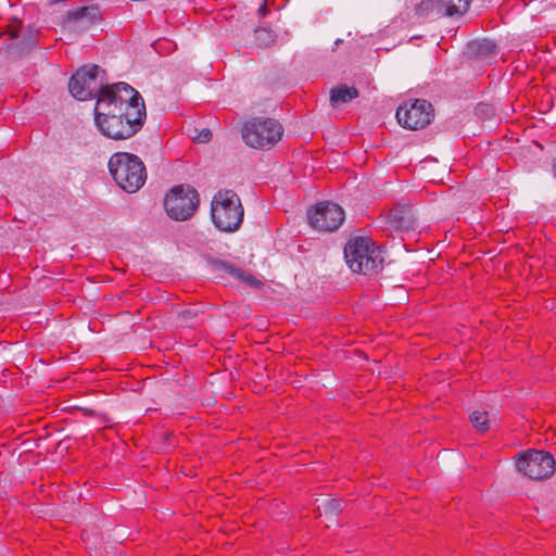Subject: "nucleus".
I'll list each match as a JSON object with an SVG mask.
<instances>
[{
	"instance_id": "nucleus-1",
	"label": "nucleus",
	"mask_w": 556,
	"mask_h": 556,
	"mask_svg": "<svg viewBox=\"0 0 556 556\" xmlns=\"http://www.w3.org/2000/svg\"><path fill=\"white\" fill-rule=\"evenodd\" d=\"M94 122L102 135L114 140L132 137L143 125L146 105L140 93L126 83L98 90Z\"/></svg>"
},
{
	"instance_id": "nucleus-2",
	"label": "nucleus",
	"mask_w": 556,
	"mask_h": 556,
	"mask_svg": "<svg viewBox=\"0 0 556 556\" xmlns=\"http://www.w3.org/2000/svg\"><path fill=\"white\" fill-rule=\"evenodd\" d=\"M109 169L115 182L129 193L139 190L147 179L143 162L131 153H114L109 161Z\"/></svg>"
},
{
	"instance_id": "nucleus-3",
	"label": "nucleus",
	"mask_w": 556,
	"mask_h": 556,
	"mask_svg": "<svg viewBox=\"0 0 556 556\" xmlns=\"http://www.w3.org/2000/svg\"><path fill=\"white\" fill-rule=\"evenodd\" d=\"M344 257L354 273H377L383 263L382 252L368 237L351 238L344 248Z\"/></svg>"
},
{
	"instance_id": "nucleus-4",
	"label": "nucleus",
	"mask_w": 556,
	"mask_h": 556,
	"mask_svg": "<svg viewBox=\"0 0 556 556\" xmlns=\"http://www.w3.org/2000/svg\"><path fill=\"white\" fill-rule=\"evenodd\" d=\"M211 214L214 225L222 231H235L243 220L240 198L232 190L218 191L212 201Z\"/></svg>"
},
{
	"instance_id": "nucleus-5",
	"label": "nucleus",
	"mask_w": 556,
	"mask_h": 556,
	"mask_svg": "<svg viewBox=\"0 0 556 556\" xmlns=\"http://www.w3.org/2000/svg\"><path fill=\"white\" fill-rule=\"evenodd\" d=\"M282 136V126L273 118H253L242 129L244 142L255 149H265L277 143Z\"/></svg>"
},
{
	"instance_id": "nucleus-6",
	"label": "nucleus",
	"mask_w": 556,
	"mask_h": 556,
	"mask_svg": "<svg viewBox=\"0 0 556 556\" xmlns=\"http://www.w3.org/2000/svg\"><path fill=\"white\" fill-rule=\"evenodd\" d=\"M199 205L195 189L187 186L174 187L165 197L164 206L167 214L176 220L190 218Z\"/></svg>"
},
{
	"instance_id": "nucleus-7",
	"label": "nucleus",
	"mask_w": 556,
	"mask_h": 556,
	"mask_svg": "<svg viewBox=\"0 0 556 556\" xmlns=\"http://www.w3.org/2000/svg\"><path fill=\"white\" fill-rule=\"evenodd\" d=\"M516 467L518 471L522 472L525 476L540 480L548 478L554 473L556 463L549 453L529 450L519 454Z\"/></svg>"
},
{
	"instance_id": "nucleus-8",
	"label": "nucleus",
	"mask_w": 556,
	"mask_h": 556,
	"mask_svg": "<svg viewBox=\"0 0 556 556\" xmlns=\"http://www.w3.org/2000/svg\"><path fill=\"white\" fill-rule=\"evenodd\" d=\"M433 116L432 104L420 99L406 101L396 110L399 124L413 130L421 129L429 125Z\"/></svg>"
},
{
	"instance_id": "nucleus-9",
	"label": "nucleus",
	"mask_w": 556,
	"mask_h": 556,
	"mask_svg": "<svg viewBox=\"0 0 556 556\" xmlns=\"http://www.w3.org/2000/svg\"><path fill=\"white\" fill-rule=\"evenodd\" d=\"M309 224L320 231L337 230L344 220V211L336 203L321 202L308 212Z\"/></svg>"
},
{
	"instance_id": "nucleus-10",
	"label": "nucleus",
	"mask_w": 556,
	"mask_h": 556,
	"mask_svg": "<svg viewBox=\"0 0 556 556\" xmlns=\"http://www.w3.org/2000/svg\"><path fill=\"white\" fill-rule=\"evenodd\" d=\"M100 72L98 65L84 66L70 79L68 89L74 98L84 101L92 97L97 91V76Z\"/></svg>"
},
{
	"instance_id": "nucleus-11",
	"label": "nucleus",
	"mask_w": 556,
	"mask_h": 556,
	"mask_svg": "<svg viewBox=\"0 0 556 556\" xmlns=\"http://www.w3.org/2000/svg\"><path fill=\"white\" fill-rule=\"evenodd\" d=\"M471 0H437V17L463 15Z\"/></svg>"
},
{
	"instance_id": "nucleus-12",
	"label": "nucleus",
	"mask_w": 556,
	"mask_h": 556,
	"mask_svg": "<svg viewBox=\"0 0 556 556\" xmlns=\"http://www.w3.org/2000/svg\"><path fill=\"white\" fill-rule=\"evenodd\" d=\"M358 90L355 87L346 85L333 88L330 92L331 105L338 106L339 104L348 103L358 97Z\"/></svg>"
},
{
	"instance_id": "nucleus-13",
	"label": "nucleus",
	"mask_w": 556,
	"mask_h": 556,
	"mask_svg": "<svg viewBox=\"0 0 556 556\" xmlns=\"http://www.w3.org/2000/svg\"><path fill=\"white\" fill-rule=\"evenodd\" d=\"M217 268L226 271L227 274L231 275L232 277H235L236 279H238L240 281L245 282L247 285H250V286L258 285V281L255 277H253L250 274H247L242 269L237 268L236 266H233L231 264L220 262L217 264Z\"/></svg>"
},
{
	"instance_id": "nucleus-14",
	"label": "nucleus",
	"mask_w": 556,
	"mask_h": 556,
	"mask_svg": "<svg viewBox=\"0 0 556 556\" xmlns=\"http://www.w3.org/2000/svg\"><path fill=\"white\" fill-rule=\"evenodd\" d=\"M74 20L88 18L91 22H96L101 18V13L98 7H84L72 12Z\"/></svg>"
},
{
	"instance_id": "nucleus-15",
	"label": "nucleus",
	"mask_w": 556,
	"mask_h": 556,
	"mask_svg": "<svg viewBox=\"0 0 556 556\" xmlns=\"http://www.w3.org/2000/svg\"><path fill=\"white\" fill-rule=\"evenodd\" d=\"M470 421L479 432H485L490 428V420L486 412L475 410L470 415Z\"/></svg>"
},
{
	"instance_id": "nucleus-16",
	"label": "nucleus",
	"mask_w": 556,
	"mask_h": 556,
	"mask_svg": "<svg viewBox=\"0 0 556 556\" xmlns=\"http://www.w3.org/2000/svg\"><path fill=\"white\" fill-rule=\"evenodd\" d=\"M415 12L419 17H427L430 14L437 16V0H421L416 4Z\"/></svg>"
},
{
	"instance_id": "nucleus-17",
	"label": "nucleus",
	"mask_w": 556,
	"mask_h": 556,
	"mask_svg": "<svg viewBox=\"0 0 556 556\" xmlns=\"http://www.w3.org/2000/svg\"><path fill=\"white\" fill-rule=\"evenodd\" d=\"M472 47H477V51H481L482 49L485 51H492L495 48V45L491 41H482L473 43Z\"/></svg>"
},
{
	"instance_id": "nucleus-18",
	"label": "nucleus",
	"mask_w": 556,
	"mask_h": 556,
	"mask_svg": "<svg viewBox=\"0 0 556 556\" xmlns=\"http://www.w3.org/2000/svg\"><path fill=\"white\" fill-rule=\"evenodd\" d=\"M212 139V132L210 129H203L195 138L199 142H208Z\"/></svg>"
},
{
	"instance_id": "nucleus-19",
	"label": "nucleus",
	"mask_w": 556,
	"mask_h": 556,
	"mask_svg": "<svg viewBox=\"0 0 556 556\" xmlns=\"http://www.w3.org/2000/svg\"><path fill=\"white\" fill-rule=\"evenodd\" d=\"M478 110L483 112V113H486V112L491 111V108L488 104H480L478 106Z\"/></svg>"
},
{
	"instance_id": "nucleus-20",
	"label": "nucleus",
	"mask_w": 556,
	"mask_h": 556,
	"mask_svg": "<svg viewBox=\"0 0 556 556\" xmlns=\"http://www.w3.org/2000/svg\"><path fill=\"white\" fill-rule=\"evenodd\" d=\"M266 33H267L266 29H258V30H256V34H257L258 38L261 37V35L266 34Z\"/></svg>"
},
{
	"instance_id": "nucleus-21",
	"label": "nucleus",
	"mask_w": 556,
	"mask_h": 556,
	"mask_svg": "<svg viewBox=\"0 0 556 556\" xmlns=\"http://www.w3.org/2000/svg\"><path fill=\"white\" fill-rule=\"evenodd\" d=\"M553 168H554V174H555V176H556V159H555V162H554Z\"/></svg>"
}]
</instances>
